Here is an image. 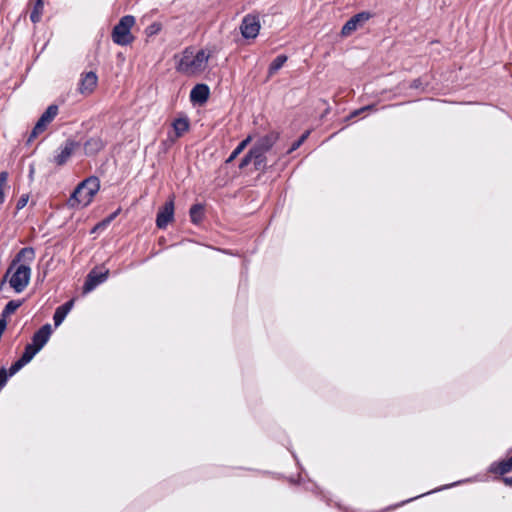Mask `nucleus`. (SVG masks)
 <instances>
[{"label": "nucleus", "mask_w": 512, "mask_h": 512, "mask_svg": "<svg viewBox=\"0 0 512 512\" xmlns=\"http://www.w3.org/2000/svg\"><path fill=\"white\" fill-rule=\"evenodd\" d=\"M209 58L210 55L204 49H200L194 54L193 48L187 47L176 63V70L186 75L200 73L206 69Z\"/></svg>", "instance_id": "1"}, {"label": "nucleus", "mask_w": 512, "mask_h": 512, "mask_svg": "<svg viewBox=\"0 0 512 512\" xmlns=\"http://www.w3.org/2000/svg\"><path fill=\"white\" fill-rule=\"evenodd\" d=\"M100 189V181L96 176H90L80 182L72 192L68 204L70 207L87 206Z\"/></svg>", "instance_id": "2"}, {"label": "nucleus", "mask_w": 512, "mask_h": 512, "mask_svg": "<svg viewBox=\"0 0 512 512\" xmlns=\"http://www.w3.org/2000/svg\"><path fill=\"white\" fill-rule=\"evenodd\" d=\"M134 24V16L125 15L121 17L119 22L112 29L111 37L113 42L120 46L129 45L134 39L131 34V28Z\"/></svg>", "instance_id": "3"}, {"label": "nucleus", "mask_w": 512, "mask_h": 512, "mask_svg": "<svg viewBox=\"0 0 512 512\" xmlns=\"http://www.w3.org/2000/svg\"><path fill=\"white\" fill-rule=\"evenodd\" d=\"M31 267L26 264L16 266L9 278V285L16 293H21L28 286L31 278Z\"/></svg>", "instance_id": "4"}, {"label": "nucleus", "mask_w": 512, "mask_h": 512, "mask_svg": "<svg viewBox=\"0 0 512 512\" xmlns=\"http://www.w3.org/2000/svg\"><path fill=\"white\" fill-rule=\"evenodd\" d=\"M78 147H80V142L71 138L65 140V142L58 147L51 161L57 166L65 165Z\"/></svg>", "instance_id": "5"}, {"label": "nucleus", "mask_w": 512, "mask_h": 512, "mask_svg": "<svg viewBox=\"0 0 512 512\" xmlns=\"http://www.w3.org/2000/svg\"><path fill=\"white\" fill-rule=\"evenodd\" d=\"M36 257V251L33 247H24L18 251V253L15 255V257L12 259L4 277L2 280V283H4L9 274L12 272V270L20 265V264H26L30 266V264L35 260Z\"/></svg>", "instance_id": "6"}, {"label": "nucleus", "mask_w": 512, "mask_h": 512, "mask_svg": "<svg viewBox=\"0 0 512 512\" xmlns=\"http://www.w3.org/2000/svg\"><path fill=\"white\" fill-rule=\"evenodd\" d=\"M109 277V270L105 269L104 271H98L97 268H93L87 274L84 284H83V293L87 294L96 289L97 286L104 283Z\"/></svg>", "instance_id": "7"}, {"label": "nucleus", "mask_w": 512, "mask_h": 512, "mask_svg": "<svg viewBox=\"0 0 512 512\" xmlns=\"http://www.w3.org/2000/svg\"><path fill=\"white\" fill-rule=\"evenodd\" d=\"M260 22L257 16L248 14L244 16L240 25V32L245 39H254L259 34Z\"/></svg>", "instance_id": "8"}, {"label": "nucleus", "mask_w": 512, "mask_h": 512, "mask_svg": "<svg viewBox=\"0 0 512 512\" xmlns=\"http://www.w3.org/2000/svg\"><path fill=\"white\" fill-rule=\"evenodd\" d=\"M371 17L372 15L368 11H362L355 14L343 25L341 29V35L343 37L350 36L354 31L357 30L358 27H361Z\"/></svg>", "instance_id": "9"}, {"label": "nucleus", "mask_w": 512, "mask_h": 512, "mask_svg": "<svg viewBox=\"0 0 512 512\" xmlns=\"http://www.w3.org/2000/svg\"><path fill=\"white\" fill-rule=\"evenodd\" d=\"M174 219V197L172 196L159 209L156 215V226L159 229H165Z\"/></svg>", "instance_id": "10"}, {"label": "nucleus", "mask_w": 512, "mask_h": 512, "mask_svg": "<svg viewBox=\"0 0 512 512\" xmlns=\"http://www.w3.org/2000/svg\"><path fill=\"white\" fill-rule=\"evenodd\" d=\"M52 334V326L49 323L41 326L32 336L31 345L39 352L47 344Z\"/></svg>", "instance_id": "11"}, {"label": "nucleus", "mask_w": 512, "mask_h": 512, "mask_svg": "<svg viewBox=\"0 0 512 512\" xmlns=\"http://www.w3.org/2000/svg\"><path fill=\"white\" fill-rule=\"evenodd\" d=\"M279 139V133L272 131L260 137L252 146L255 152L266 154Z\"/></svg>", "instance_id": "12"}, {"label": "nucleus", "mask_w": 512, "mask_h": 512, "mask_svg": "<svg viewBox=\"0 0 512 512\" xmlns=\"http://www.w3.org/2000/svg\"><path fill=\"white\" fill-rule=\"evenodd\" d=\"M210 96V88L207 84H196L190 91V101L193 104L202 105L207 102Z\"/></svg>", "instance_id": "13"}, {"label": "nucleus", "mask_w": 512, "mask_h": 512, "mask_svg": "<svg viewBox=\"0 0 512 512\" xmlns=\"http://www.w3.org/2000/svg\"><path fill=\"white\" fill-rule=\"evenodd\" d=\"M105 145V141L100 136L90 137L83 143L84 154L88 157L95 156L104 149Z\"/></svg>", "instance_id": "14"}, {"label": "nucleus", "mask_w": 512, "mask_h": 512, "mask_svg": "<svg viewBox=\"0 0 512 512\" xmlns=\"http://www.w3.org/2000/svg\"><path fill=\"white\" fill-rule=\"evenodd\" d=\"M98 77L95 72L89 71L82 75L79 83V91L82 94L92 93L97 85Z\"/></svg>", "instance_id": "15"}, {"label": "nucleus", "mask_w": 512, "mask_h": 512, "mask_svg": "<svg viewBox=\"0 0 512 512\" xmlns=\"http://www.w3.org/2000/svg\"><path fill=\"white\" fill-rule=\"evenodd\" d=\"M73 306H74V299H70L56 308L54 315H53V321H54L55 327H58L63 323L66 316L73 308Z\"/></svg>", "instance_id": "16"}, {"label": "nucleus", "mask_w": 512, "mask_h": 512, "mask_svg": "<svg viewBox=\"0 0 512 512\" xmlns=\"http://www.w3.org/2000/svg\"><path fill=\"white\" fill-rule=\"evenodd\" d=\"M488 471L492 474L505 475L512 471V456L506 460L494 461Z\"/></svg>", "instance_id": "17"}, {"label": "nucleus", "mask_w": 512, "mask_h": 512, "mask_svg": "<svg viewBox=\"0 0 512 512\" xmlns=\"http://www.w3.org/2000/svg\"><path fill=\"white\" fill-rule=\"evenodd\" d=\"M468 481H470V480L469 479H467V480H460V481H456V482L451 483V484L443 485L441 487L435 488V489H433L431 491H428L426 493H423V494H420L418 496H415V497L409 498L407 500H404V501H402V502H400L398 504H395L394 506L389 507V509H396V508L401 507V506H403V505H405L407 503H410V502H412V501H414V500H416V499H418L420 497H423V496H426V495H429V494H432V493H436V492H439V491H442V490H445V489H449V488L458 486V485H460L462 483H465V482H468Z\"/></svg>", "instance_id": "18"}, {"label": "nucleus", "mask_w": 512, "mask_h": 512, "mask_svg": "<svg viewBox=\"0 0 512 512\" xmlns=\"http://www.w3.org/2000/svg\"><path fill=\"white\" fill-rule=\"evenodd\" d=\"M172 127L174 129L176 137H181L186 133L190 128V120L186 115H181L178 118H175L172 122Z\"/></svg>", "instance_id": "19"}, {"label": "nucleus", "mask_w": 512, "mask_h": 512, "mask_svg": "<svg viewBox=\"0 0 512 512\" xmlns=\"http://www.w3.org/2000/svg\"><path fill=\"white\" fill-rule=\"evenodd\" d=\"M190 221L194 225L200 224L205 217V206L202 203H195L189 209Z\"/></svg>", "instance_id": "20"}, {"label": "nucleus", "mask_w": 512, "mask_h": 512, "mask_svg": "<svg viewBox=\"0 0 512 512\" xmlns=\"http://www.w3.org/2000/svg\"><path fill=\"white\" fill-rule=\"evenodd\" d=\"M58 114V106L55 104H51L47 107V109L42 113L40 118L38 119L40 122H42L46 127L49 123H51L54 118Z\"/></svg>", "instance_id": "21"}, {"label": "nucleus", "mask_w": 512, "mask_h": 512, "mask_svg": "<svg viewBox=\"0 0 512 512\" xmlns=\"http://www.w3.org/2000/svg\"><path fill=\"white\" fill-rule=\"evenodd\" d=\"M252 140V137L251 136H247L245 139H243L236 147L235 149L231 152V154L229 155V157L226 159L225 163L226 164H229L231 162H233L242 152L243 150L249 145V143L251 142Z\"/></svg>", "instance_id": "22"}, {"label": "nucleus", "mask_w": 512, "mask_h": 512, "mask_svg": "<svg viewBox=\"0 0 512 512\" xmlns=\"http://www.w3.org/2000/svg\"><path fill=\"white\" fill-rule=\"evenodd\" d=\"M287 59L288 57L284 54H280L276 58H274L268 67L269 76L274 75L278 70H280L286 63Z\"/></svg>", "instance_id": "23"}, {"label": "nucleus", "mask_w": 512, "mask_h": 512, "mask_svg": "<svg viewBox=\"0 0 512 512\" xmlns=\"http://www.w3.org/2000/svg\"><path fill=\"white\" fill-rule=\"evenodd\" d=\"M24 300H10L4 307V309L1 312V318L5 319L13 314L22 304Z\"/></svg>", "instance_id": "24"}, {"label": "nucleus", "mask_w": 512, "mask_h": 512, "mask_svg": "<svg viewBox=\"0 0 512 512\" xmlns=\"http://www.w3.org/2000/svg\"><path fill=\"white\" fill-rule=\"evenodd\" d=\"M44 9V2L43 0H36L33 6V9L30 13V20L32 23L36 24L40 22L41 16Z\"/></svg>", "instance_id": "25"}, {"label": "nucleus", "mask_w": 512, "mask_h": 512, "mask_svg": "<svg viewBox=\"0 0 512 512\" xmlns=\"http://www.w3.org/2000/svg\"><path fill=\"white\" fill-rule=\"evenodd\" d=\"M254 156L255 170L265 173L268 170L266 154L255 152Z\"/></svg>", "instance_id": "26"}, {"label": "nucleus", "mask_w": 512, "mask_h": 512, "mask_svg": "<svg viewBox=\"0 0 512 512\" xmlns=\"http://www.w3.org/2000/svg\"><path fill=\"white\" fill-rule=\"evenodd\" d=\"M38 352L39 351L34 346H32L30 343H28L25 346L24 351H23L22 355L20 356V358L28 364L35 357V355Z\"/></svg>", "instance_id": "27"}, {"label": "nucleus", "mask_w": 512, "mask_h": 512, "mask_svg": "<svg viewBox=\"0 0 512 512\" xmlns=\"http://www.w3.org/2000/svg\"><path fill=\"white\" fill-rule=\"evenodd\" d=\"M255 155V151L254 149L251 147L249 149V151L244 155V157L240 160L239 162V169H244L245 167H247L251 162L254 163V156Z\"/></svg>", "instance_id": "28"}, {"label": "nucleus", "mask_w": 512, "mask_h": 512, "mask_svg": "<svg viewBox=\"0 0 512 512\" xmlns=\"http://www.w3.org/2000/svg\"><path fill=\"white\" fill-rule=\"evenodd\" d=\"M27 363L23 361L21 358H18L15 362L11 364L9 370H7L10 377L15 375L18 371H20Z\"/></svg>", "instance_id": "29"}, {"label": "nucleus", "mask_w": 512, "mask_h": 512, "mask_svg": "<svg viewBox=\"0 0 512 512\" xmlns=\"http://www.w3.org/2000/svg\"><path fill=\"white\" fill-rule=\"evenodd\" d=\"M162 30V24L160 22H153L145 29V33L148 37L157 35Z\"/></svg>", "instance_id": "30"}, {"label": "nucleus", "mask_w": 512, "mask_h": 512, "mask_svg": "<svg viewBox=\"0 0 512 512\" xmlns=\"http://www.w3.org/2000/svg\"><path fill=\"white\" fill-rule=\"evenodd\" d=\"M8 173L3 171L0 173V204L4 203L5 201V194H4V185L7 181Z\"/></svg>", "instance_id": "31"}, {"label": "nucleus", "mask_w": 512, "mask_h": 512, "mask_svg": "<svg viewBox=\"0 0 512 512\" xmlns=\"http://www.w3.org/2000/svg\"><path fill=\"white\" fill-rule=\"evenodd\" d=\"M119 211L120 210L118 209L115 212L111 213L109 216H107L105 219H103L100 223L97 224V226L94 228V230L99 227H106L108 224H110L115 219V217L118 215Z\"/></svg>", "instance_id": "32"}, {"label": "nucleus", "mask_w": 512, "mask_h": 512, "mask_svg": "<svg viewBox=\"0 0 512 512\" xmlns=\"http://www.w3.org/2000/svg\"><path fill=\"white\" fill-rule=\"evenodd\" d=\"M305 489L308 491H313L317 494H321L322 498L327 501V504L329 505V500L326 499V496L323 494V492L320 490V488L313 482H309L307 485H305Z\"/></svg>", "instance_id": "33"}, {"label": "nucleus", "mask_w": 512, "mask_h": 512, "mask_svg": "<svg viewBox=\"0 0 512 512\" xmlns=\"http://www.w3.org/2000/svg\"><path fill=\"white\" fill-rule=\"evenodd\" d=\"M10 378L6 368L2 367L0 368V391L4 388L6 385L8 379Z\"/></svg>", "instance_id": "34"}, {"label": "nucleus", "mask_w": 512, "mask_h": 512, "mask_svg": "<svg viewBox=\"0 0 512 512\" xmlns=\"http://www.w3.org/2000/svg\"><path fill=\"white\" fill-rule=\"evenodd\" d=\"M29 195L28 194H22L20 198L17 201L16 209L21 210L23 209L27 203H28Z\"/></svg>", "instance_id": "35"}, {"label": "nucleus", "mask_w": 512, "mask_h": 512, "mask_svg": "<svg viewBox=\"0 0 512 512\" xmlns=\"http://www.w3.org/2000/svg\"><path fill=\"white\" fill-rule=\"evenodd\" d=\"M409 87L411 89H424V84L421 78H417L410 83Z\"/></svg>", "instance_id": "36"}, {"label": "nucleus", "mask_w": 512, "mask_h": 512, "mask_svg": "<svg viewBox=\"0 0 512 512\" xmlns=\"http://www.w3.org/2000/svg\"><path fill=\"white\" fill-rule=\"evenodd\" d=\"M373 106L371 105H368V106H365L363 108H360V109H357V110H354L349 116L348 118L351 119V118H354L358 115H360L362 112L366 111V110H369V109H372Z\"/></svg>", "instance_id": "37"}, {"label": "nucleus", "mask_w": 512, "mask_h": 512, "mask_svg": "<svg viewBox=\"0 0 512 512\" xmlns=\"http://www.w3.org/2000/svg\"><path fill=\"white\" fill-rule=\"evenodd\" d=\"M45 129H46V126L39 120L36 122L35 126L33 127V130H35L38 134L44 132Z\"/></svg>", "instance_id": "38"}, {"label": "nucleus", "mask_w": 512, "mask_h": 512, "mask_svg": "<svg viewBox=\"0 0 512 512\" xmlns=\"http://www.w3.org/2000/svg\"><path fill=\"white\" fill-rule=\"evenodd\" d=\"M301 145L302 143L299 140L294 141L290 148L288 149L287 154H291L292 152L297 150Z\"/></svg>", "instance_id": "39"}, {"label": "nucleus", "mask_w": 512, "mask_h": 512, "mask_svg": "<svg viewBox=\"0 0 512 512\" xmlns=\"http://www.w3.org/2000/svg\"><path fill=\"white\" fill-rule=\"evenodd\" d=\"M39 134L32 129V131L30 132L29 136H28V139H27V144H30L34 139L37 138Z\"/></svg>", "instance_id": "40"}, {"label": "nucleus", "mask_w": 512, "mask_h": 512, "mask_svg": "<svg viewBox=\"0 0 512 512\" xmlns=\"http://www.w3.org/2000/svg\"><path fill=\"white\" fill-rule=\"evenodd\" d=\"M309 135H310V131L307 130L297 140H299L303 144Z\"/></svg>", "instance_id": "41"}, {"label": "nucleus", "mask_w": 512, "mask_h": 512, "mask_svg": "<svg viewBox=\"0 0 512 512\" xmlns=\"http://www.w3.org/2000/svg\"><path fill=\"white\" fill-rule=\"evenodd\" d=\"M289 482H290L291 484H301V482H302V477H301V475H299V476L297 477V479H295V478L291 477V478H289Z\"/></svg>", "instance_id": "42"}, {"label": "nucleus", "mask_w": 512, "mask_h": 512, "mask_svg": "<svg viewBox=\"0 0 512 512\" xmlns=\"http://www.w3.org/2000/svg\"><path fill=\"white\" fill-rule=\"evenodd\" d=\"M503 482L508 485V486H512V476L511 477H504L503 478Z\"/></svg>", "instance_id": "43"}, {"label": "nucleus", "mask_w": 512, "mask_h": 512, "mask_svg": "<svg viewBox=\"0 0 512 512\" xmlns=\"http://www.w3.org/2000/svg\"><path fill=\"white\" fill-rule=\"evenodd\" d=\"M34 171H35L34 166L30 165V167H29V178L30 179L33 178Z\"/></svg>", "instance_id": "44"}, {"label": "nucleus", "mask_w": 512, "mask_h": 512, "mask_svg": "<svg viewBox=\"0 0 512 512\" xmlns=\"http://www.w3.org/2000/svg\"><path fill=\"white\" fill-rule=\"evenodd\" d=\"M297 465H298V467H300V470L303 471V467H301L300 462L297 461Z\"/></svg>", "instance_id": "45"}, {"label": "nucleus", "mask_w": 512, "mask_h": 512, "mask_svg": "<svg viewBox=\"0 0 512 512\" xmlns=\"http://www.w3.org/2000/svg\"><path fill=\"white\" fill-rule=\"evenodd\" d=\"M297 465H298V467H300V470L303 471V467H301L300 462L297 461Z\"/></svg>", "instance_id": "46"}, {"label": "nucleus", "mask_w": 512, "mask_h": 512, "mask_svg": "<svg viewBox=\"0 0 512 512\" xmlns=\"http://www.w3.org/2000/svg\"><path fill=\"white\" fill-rule=\"evenodd\" d=\"M297 465H298V467H300V470L303 471V467H301L300 462L297 461Z\"/></svg>", "instance_id": "47"}, {"label": "nucleus", "mask_w": 512, "mask_h": 512, "mask_svg": "<svg viewBox=\"0 0 512 512\" xmlns=\"http://www.w3.org/2000/svg\"><path fill=\"white\" fill-rule=\"evenodd\" d=\"M511 452H512V448H510V449L508 450V453H511Z\"/></svg>", "instance_id": "48"}]
</instances>
